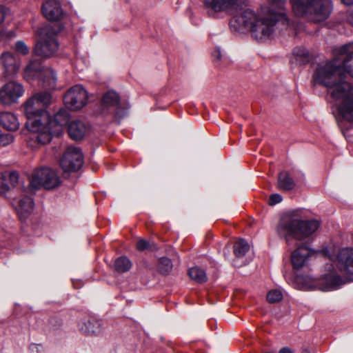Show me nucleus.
<instances>
[{
	"label": "nucleus",
	"mask_w": 353,
	"mask_h": 353,
	"mask_svg": "<svg viewBox=\"0 0 353 353\" xmlns=\"http://www.w3.org/2000/svg\"><path fill=\"white\" fill-rule=\"evenodd\" d=\"M286 0H270L268 8L255 12L247 9L236 14L230 21L231 26L238 30H248L252 37L259 41L270 39L275 31L276 23L287 26L289 19L285 9Z\"/></svg>",
	"instance_id": "obj_1"
},
{
	"label": "nucleus",
	"mask_w": 353,
	"mask_h": 353,
	"mask_svg": "<svg viewBox=\"0 0 353 353\" xmlns=\"http://www.w3.org/2000/svg\"><path fill=\"white\" fill-rule=\"evenodd\" d=\"M340 68L334 63L327 66H319L314 74L315 84H321L335 100L337 112L336 119L340 128L344 121L353 122V85L344 81Z\"/></svg>",
	"instance_id": "obj_2"
},
{
	"label": "nucleus",
	"mask_w": 353,
	"mask_h": 353,
	"mask_svg": "<svg viewBox=\"0 0 353 353\" xmlns=\"http://www.w3.org/2000/svg\"><path fill=\"white\" fill-rule=\"evenodd\" d=\"M52 103L49 92H39L27 99L24 104V113L27 121L26 126L31 134H37L43 128V123L49 120L46 109Z\"/></svg>",
	"instance_id": "obj_3"
},
{
	"label": "nucleus",
	"mask_w": 353,
	"mask_h": 353,
	"mask_svg": "<svg viewBox=\"0 0 353 353\" xmlns=\"http://www.w3.org/2000/svg\"><path fill=\"white\" fill-rule=\"evenodd\" d=\"M319 225L317 220H302L295 216L286 215L280 220L276 232L289 243L292 239H306L318 230Z\"/></svg>",
	"instance_id": "obj_4"
},
{
	"label": "nucleus",
	"mask_w": 353,
	"mask_h": 353,
	"mask_svg": "<svg viewBox=\"0 0 353 353\" xmlns=\"http://www.w3.org/2000/svg\"><path fill=\"white\" fill-rule=\"evenodd\" d=\"M291 3L296 16L314 23L326 20L333 10L332 0H291Z\"/></svg>",
	"instance_id": "obj_5"
},
{
	"label": "nucleus",
	"mask_w": 353,
	"mask_h": 353,
	"mask_svg": "<svg viewBox=\"0 0 353 353\" xmlns=\"http://www.w3.org/2000/svg\"><path fill=\"white\" fill-rule=\"evenodd\" d=\"M69 120L70 114L63 109L57 112L53 118L49 116V120L43 123V128L41 129V132H38L37 134H30L27 140L28 145L34 148L49 143L53 136L59 137L62 134L63 127L68 125Z\"/></svg>",
	"instance_id": "obj_6"
},
{
	"label": "nucleus",
	"mask_w": 353,
	"mask_h": 353,
	"mask_svg": "<svg viewBox=\"0 0 353 353\" xmlns=\"http://www.w3.org/2000/svg\"><path fill=\"white\" fill-rule=\"evenodd\" d=\"M63 28L60 24H46L39 28L36 31L40 38L34 47V53L43 57L54 55L59 48L57 35Z\"/></svg>",
	"instance_id": "obj_7"
},
{
	"label": "nucleus",
	"mask_w": 353,
	"mask_h": 353,
	"mask_svg": "<svg viewBox=\"0 0 353 353\" xmlns=\"http://www.w3.org/2000/svg\"><path fill=\"white\" fill-rule=\"evenodd\" d=\"M327 273L321 279H313L310 276H297V282H303V290L319 289L323 291L336 290L345 282L337 274L336 269L332 264L326 265Z\"/></svg>",
	"instance_id": "obj_8"
},
{
	"label": "nucleus",
	"mask_w": 353,
	"mask_h": 353,
	"mask_svg": "<svg viewBox=\"0 0 353 353\" xmlns=\"http://www.w3.org/2000/svg\"><path fill=\"white\" fill-rule=\"evenodd\" d=\"M60 183L59 177L53 170L42 168L33 172L25 192L32 194L42 187L46 190H52L58 187Z\"/></svg>",
	"instance_id": "obj_9"
},
{
	"label": "nucleus",
	"mask_w": 353,
	"mask_h": 353,
	"mask_svg": "<svg viewBox=\"0 0 353 353\" xmlns=\"http://www.w3.org/2000/svg\"><path fill=\"white\" fill-rule=\"evenodd\" d=\"M128 108L121 102L119 94L113 90L106 92L102 97L101 109L103 115L111 114L121 119L125 115Z\"/></svg>",
	"instance_id": "obj_10"
},
{
	"label": "nucleus",
	"mask_w": 353,
	"mask_h": 353,
	"mask_svg": "<svg viewBox=\"0 0 353 353\" xmlns=\"http://www.w3.org/2000/svg\"><path fill=\"white\" fill-rule=\"evenodd\" d=\"M351 44H346L343 46L339 50L340 57L334 59L323 65L319 66H327L330 64L335 63L337 68H340L341 76L343 77L344 81L346 80L347 74L353 77V52L350 50L352 48Z\"/></svg>",
	"instance_id": "obj_11"
},
{
	"label": "nucleus",
	"mask_w": 353,
	"mask_h": 353,
	"mask_svg": "<svg viewBox=\"0 0 353 353\" xmlns=\"http://www.w3.org/2000/svg\"><path fill=\"white\" fill-rule=\"evenodd\" d=\"M83 163V157L81 150L74 146H68L60 160V165L65 172L79 170Z\"/></svg>",
	"instance_id": "obj_12"
},
{
	"label": "nucleus",
	"mask_w": 353,
	"mask_h": 353,
	"mask_svg": "<svg viewBox=\"0 0 353 353\" xmlns=\"http://www.w3.org/2000/svg\"><path fill=\"white\" fill-rule=\"evenodd\" d=\"M88 98V93L85 88L81 85H75L66 92L63 101L68 108L77 110L87 104Z\"/></svg>",
	"instance_id": "obj_13"
},
{
	"label": "nucleus",
	"mask_w": 353,
	"mask_h": 353,
	"mask_svg": "<svg viewBox=\"0 0 353 353\" xmlns=\"http://www.w3.org/2000/svg\"><path fill=\"white\" fill-rule=\"evenodd\" d=\"M24 94V89L21 84L11 81L4 84L0 88V103L9 105L17 102L18 99Z\"/></svg>",
	"instance_id": "obj_14"
},
{
	"label": "nucleus",
	"mask_w": 353,
	"mask_h": 353,
	"mask_svg": "<svg viewBox=\"0 0 353 353\" xmlns=\"http://www.w3.org/2000/svg\"><path fill=\"white\" fill-rule=\"evenodd\" d=\"M0 64L3 69L2 78L4 81L13 78L20 68L19 60L9 51H5L1 54Z\"/></svg>",
	"instance_id": "obj_15"
},
{
	"label": "nucleus",
	"mask_w": 353,
	"mask_h": 353,
	"mask_svg": "<svg viewBox=\"0 0 353 353\" xmlns=\"http://www.w3.org/2000/svg\"><path fill=\"white\" fill-rule=\"evenodd\" d=\"M338 269L345 273L353 274V248H343L336 256Z\"/></svg>",
	"instance_id": "obj_16"
},
{
	"label": "nucleus",
	"mask_w": 353,
	"mask_h": 353,
	"mask_svg": "<svg viewBox=\"0 0 353 353\" xmlns=\"http://www.w3.org/2000/svg\"><path fill=\"white\" fill-rule=\"evenodd\" d=\"M314 254V252L307 245H301L294 250L291 254V262L296 270H299L306 265L310 258Z\"/></svg>",
	"instance_id": "obj_17"
},
{
	"label": "nucleus",
	"mask_w": 353,
	"mask_h": 353,
	"mask_svg": "<svg viewBox=\"0 0 353 353\" xmlns=\"http://www.w3.org/2000/svg\"><path fill=\"white\" fill-rule=\"evenodd\" d=\"M43 16L49 21H59L63 15V10L59 1H46L41 8Z\"/></svg>",
	"instance_id": "obj_18"
},
{
	"label": "nucleus",
	"mask_w": 353,
	"mask_h": 353,
	"mask_svg": "<svg viewBox=\"0 0 353 353\" xmlns=\"http://www.w3.org/2000/svg\"><path fill=\"white\" fill-rule=\"evenodd\" d=\"M17 211L21 219H26L32 212L34 202L30 196H26L17 201Z\"/></svg>",
	"instance_id": "obj_19"
},
{
	"label": "nucleus",
	"mask_w": 353,
	"mask_h": 353,
	"mask_svg": "<svg viewBox=\"0 0 353 353\" xmlns=\"http://www.w3.org/2000/svg\"><path fill=\"white\" fill-rule=\"evenodd\" d=\"M40 84L44 88L52 90L55 88L57 76L51 68H43L40 72Z\"/></svg>",
	"instance_id": "obj_20"
},
{
	"label": "nucleus",
	"mask_w": 353,
	"mask_h": 353,
	"mask_svg": "<svg viewBox=\"0 0 353 353\" xmlns=\"http://www.w3.org/2000/svg\"><path fill=\"white\" fill-rule=\"evenodd\" d=\"M0 125L8 130H17L19 127L18 119L12 112H0Z\"/></svg>",
	"instance_id": "obj_21"
},
{
	"label": "nucleus",
	"mask_w": 353,
	"mask_h": 353,
	"mask_svg": "<svg viewBox=\"0 0 353 353\" xmlns=\"http://www.w3.org/2000/svg\"><path fill=\"white\" fill-rule=\"evenodd\" d=\"M238 0H204L207 8L216 12H220L233 8Z\"/></svg>",
	"instance_id": "obj_22"
},
{
	"label": "nucleus",
	"mask_w": 353,
	"mask_h": 353,
	"mask_svg": "<svg viewBox=\"0 0 353 353\" xmlns=\"http://www.w3.org/2000/svg\"><path fill=\"white\" fill-rule=\"evenodd\" d=\"M85 125L81 121H73L68 125V134L70 137L75 140H81L85 133Z\"/></svg>",
	"instance_id": "obj_23"
},
{
	"label": "nucleus",
	"mask_w": 353,
	"mask_h": 353,
	"mask_svg": "<svg viewBox=\"0 0 353 353\" xmlns=\"http://www.w3.org/2000/svg\"><path fill=\"white\" fill-rule=\"evenodd\" d=\"M79 330L86 334H96L101 332V323L98 320L89 319L79 323Z\"/></svg>",
	"instance_id": "obj_24"
},
{
	"label": "nucleus",
	"mask_w": 353,
	"mask_h": 353,
	"mask_svg": "<svg viewBox=\"0 0 353 353\" xmlns=\"http://www.w3.org/2000/svg\"><path fill=\"white\" fill-rule=\"evenodd\" d=\"M295 182L290 176L288 172L283 171L279 173L278 176V188L280 190L290 191L294 188Z\"/></svg>",
	"instance_id": "obj_25"
},
{
	"label": "nucleus",
	"mask_w": 353,
	"mask_h": 353,
	"mask_svg": "<svg viewBox=\"0 0 353 353\" xmlns=\"http://www.w3.org/2000/svg\"><path fill=\"white\" fill-rule=\"evenodd\" d=\"M293 55L299 64H307L312 59L309 51L303 47H296L293 50Z\"/></svg>",
	"instance_id": "obj_26"
},
{
	"label": "nucleus",
	"mask_w": 353,
	"mask_h": 353,
	"mask_svg": "<svg viewBox=\"0 0 353 353\" xmlns=\"http://www.w3.org/2000/svg\"><path fill=\"white\" fill-rule=\"evenodd\" d=\"M188 275L191 279L194 280L197 283H203L208 280L205 272L199 267L190 268Z\"/></svg>",
	"instance_id": "obj_27"
},
{
	"label": "nucleus",
	"mask_w": 353,
	"mask_h": 353,
	"mask_svg": "<svg viewBox=\"0 0 353 353\" xmlns=\"http://www.w3.org/2000/svg\"><path fill=\"white\" fill-rule=\"evenodd\" d=\"M132 268L131 261L126 256H121L115 260L114 268L119 273L129 271Z\"/></svg>",
	"instance_id": "obj_28"
},
{
	"label": "nucleus",
	"mask_w": 353,
	"mask_h": 353,
	"mask_svg": "<svg viewBox=\"0 0 353 353\" xmlns=\"http://www.w3.org/2000/svg\"><path fill=\"white\" fill-rule=\"evenodd\" d=\"M249 250V244L243 239H240L234 245V252L238 258L243 257Z\"/></svg>",
	"instance_id": "obj_29"
},
{
	"label": "nucleus",
	"mask_w": 353,
	"mask_h": 353,
	"mask_svg": "<svg viewBox=\"0 0 353 353\" xmlns=\"http://www.w3.org/2000/svg\"><path fill=\"white\" fill-rule=\"evenodd\" d=\"M173 268L172 261L167 257H161L159 259L158 263V270L162 274H168Z\"/></svg>",
	"instance_id": "obj_30"
},
{
	"label": "nucleus",
	"mask_w": 353,
	"mask_h": 353,
	"mask_svg": "<svg viewBox=\"0 0 353 353\" xmlns=\"http://www.w3.org/2000/svg\"><path fill=\"white\" fill-rule=\"evenodd\" d=\"M282 292L279 290H270L267 294V300L269 303H274L281 301Z\"/></svg>",
	"instance_id": "obj_31"
},
{
	"label": "nucleus",
	"mask_w": 353,
	"mask_h": 353,
	"mask_svg": "<svg viewBox=\"0 0 353 353\" xmlns=\"http://www.w3.org/2000/svg\"><path fill=\"white\" fill-rule=\"evenodd\" d=\"M14 136L11 133H0V147H5L14 141Z\"/></svg>",
	"instance_id": "obj_32"
},
{
	"label": "nucleus",
	"mask_w": 353,
	"mask_h": 353,
	"mask_svg": "<svg viewBox=\"0 0 353 353\" xmlns=\"http://www.w3.org/2000/svg\"><path fill=\"white\" fill-rule=\"evenodd\" d=\"M136 247L139 251H144L146 250H153L156 249L154 244L150 245V243L145 239L139 240L137 243Z\"/></svg>",
	"instance_id": "obj_33"
},
{
	"label": "nucleus",
	"mask_w": 353,
	"mask_h": 353,
	"mask_svg": "<svg viewBox=\"0 0 353 353\" xmlns=\"http://www.w3.org/2000/svg\"><path fill=\"white\" fill-rule=\"evenodd\" d=\"M15 50L21 55H26L30 52L29 48L23 41H17L16 42Z\"/></svg>",
	"instance_id": "obj_34"
},
{
	"label": "nucleus",
	"mask_w": 353,
	"mask_h": 353,
	"mask_svg": "<svg viewBox=\"0 0 353 353\" xmlns=\"http://www.w3.org/2000/svg\"><path fill=\"white\" fill-rule=\"evenodd\" d=\"M37 74V71L34 68V63H30L25 68L24 75L26 77H34Z\"/></svg>",
	"instance_id": "obj_35"
},
{
	"label": "nucleus",
	"mask_w": 353,
	"mask_h": 353,
	"mask_svg": "<svg viewBox=\"0 0 353 353\" xmlns=\"http://www.w3.org/2000/svg\"><path fill=\"white\" fill-rule=\"evenodd\" d=\"M282 201V196L279 194H272L270 196L268 203L270 205H274Z\"/></svg>",
	"instance_id": "obj_36"
},
{
	"label": "nucleus",
	"mask_w": 353,
	"mask_h": 353,
	"mask_svg": "<svg viewBox=\"0 0 353 353\" xmlns=\"http://www.w3.org/2000/svg\"><path fill=\"white\" fill-rule=\"evenodd\" d=\"M19 176L17 172H11L9 174V179L12 185H15L19 182Z\"/></svg>",
	"instance_id": "obj_37"
},
{
	"label": "nucleus",
	"mask_w": 353,
	"mask_h": 353,
	"mask_svg": "<svg viewBox=\"0 0 353 353\" xmlns=\"http://www.w3.org/2000/svg\"><path fill=\"white\" fill-rule=\"evenodd\" d=\"M8 13V10L5 6L0 5V25L3 22Z\"/></svg>",
	"instance_id": "obj_38"
},
{
	"label": "nucleus",
	"mask_w": 353,
	"mask_h": 353,
	"mask_svg": "<svg viewBox=\"0 0 353 353\" xmlns=\"http://www.w3.org/2000/svg\"><path fill=\"white\" fill-rule=\"evenodd\" d=\"M213 57L216 59L219 60L221 57V50L219 49L216 50L212 54Z\"/></svg>",
	"instance_id": "obj_39"
},
{
	"label": "nucleus",
	"mask_w": 353,
	"mask_h": 353,
	"mask_svg": "<svg viewBox=\"0 0 353 353\" xmlns=\"http://www.w3.org/2000/svg\"><path fill=\"white\" fill-rule=\"evenodd\" d=\"M279 353H292V352L289 347H285L280 350Z\"/></svg>",
	"instance_id": "obj_40"
},
{
	"label": "nucleus",
	"mask_w": 353,
	"mask_h": 353,
	"mask_svg": "<svg viewBox=\"0 0 353 353\" xmlns=\"http://www.w3.org/2000/svg\"><path fill=\"white\" fill-rule=\"evenodd\" d=\"M341 2L346 6L353 5V0H341Z\"/></svg>",
	"instance_id": "obj_41"
},
{
	"label": "nucleus",
	"mask_w": 353,
	"mask_h": 353,
	"mask_svg": "<svg viewBox=\"0 0 353 353\" xmlns=\"http://www.w3.org/2000/svg\"><path fill=\"white\" fill-rule=\"evenodd\" d=\"M347 21L353 26V13H350L348 14Z\"/></svg>",
	"instance_id": "obj_42"
}]
</instances>
